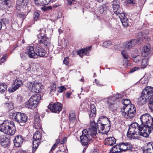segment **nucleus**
<instances>
[{
	"label": "nucleus",
	"instance_id": "obj_51",
	"mask_svg": "<svg viewBox=\"0 0 153 153\" xmlns=\"http://www.w3.org/2000/svg\"><path fill=\"white\" fill-rule=\"evenodd\" d=\"M7 58V57L6 55H4L1 59V62L2 63L5 62Z\"/></svg>",
	"mask_w": 153,
	"mask_h": 153
},
{
	"label": "nucleus",
	"instance_id": "obj_64",
	"mask_svg": "<svg viewBox=\"0 0 153 153\" xmlns=\"http://www.w3.org/2000/svg\"><path fill=\"white\" fill-rule=\"evenodd\" d=\"M70 96V94H68L67 95V97H69Z\"/></svg>",
	"mask_w": 153,
	"mask_h": 153
},
{
	"label": "nucleus",
	"instance_id": "obj_37",
	"mask_svg": "<svg viewBox=\"0 0 153 153\" xmlns=\"http://www.w3.org/2000/svg\"><path fill=\"white\" fill-rule=\"evenodd\" d=\"M5 106L10 110H12L13 108V106L11 103H5Z\"/></svg>",
	"mask_w": 153,
	"mask_h": 153
},
{
	"label": "nucleus",
	"instance_id": "obj_21",
	"mask_svg": "<svg viewBox=\"0 0 153 153\" xmlns=\"http://www.w3.org/2000/svg\"><path fill=\"white\" fill-rule=\"evenodd\" d=\"M151 48L149 45L144 46L141 52L143 56L146 57L150 53Z\"/></svg>",
	"mask_w": 153,
	"mask_h": 153
},
{
	"label": "nucleus",
	"instance_id": "obj_29",
	"mask_svg": "<svg viewBox=\"0 0 153 153\" xmlns=\"http://www.w3.org/2000/svg\"><path fill=\"white\" fill-rule=\"evenodd\" d=\"M130 100L128 99H124L122 101V103L123 105V107L121 109V111H125V109L126 108V107H127L128 105H131V104Z\"/></svg>",
	"mask_w": 153,
	"mask_h": 153
},
{
	"label": "nucleus",
	"instance_id": "obj_40",
	"mask_svg": "<svg viewBox=\"0 0 153 153\" xmlns=\"http://www.w3.org/2000/svg\"><path fill=\"white\" fill-rule=\"evenodd\" d=\"M149 102V107L152 111L153 112V99H151Z\"/></svg>",
	"mask_w": 153,
	"mask_h": 153
},
{
	"label": "nucleus",
	"instance_id": "obj_6",
	"mask_svg": "<svg viewBox=\"0 0 153 153\" xmlns=\"http://www.w3.org/2000/svg\"><path fill=\"white\" fill-rule=\"evenodd\" d=\"M125 109V111H121L122 115L126 119H130L135 115L136 113V108L133 104L128 105Z\"/></svg>",
	"mask_w": 153,
	"mask_h": 153
},
{
	"label": "nucleus",
	"instance_id": "obj_23",
	"mask_svg": "<svg viewBox=\"0 0 153 153\" xmlns=\"http://www.w3.org/2000/svg\"><path fill=\"white\" fill-rule=\"evenodd\" d=\"M27 55L30 58L34 59L37 58L36 52L34 51L33 47L32 46L30 47L28 49Z\"/></svg>",
	"mask_w": 153,
	"mask_h": 153
},
{
	"label": "nucleus",
	"instance_id": "obj_14",
	"mask_svg": "<svg viewBox=\"0 0 153 153\" xmlns=\"http://www.w3.org/2000/svg\"><path fill=\"white\" fill-rule=\"evenodd\" d=\"M41 84L39 83L29 82L27 84V86L30 90H31L36 93L39 92L41 89Z\"/></svg>",
	"mask_w": 153,
	"mask_h": 153
},
{
	"label": "nucleus",
	"instance_id": "obj_7",
	"mask_svg": "<svg viewBox=\"0 0 153 153\" xmlns=\"http://www.w3.org/2000/svg\"><path fill=\"white\" fill-rule=\"evenodd\" d=\"M13 119L19 123L21 126H23L27 122V117L24 113L15 112L12 114Z\"/></svg>",
	"mask_w": 153,
	"mask_h": 153
},
{
	"label": "nucleus",
	"instance_id": "obj_63",
	"mask_svg": "<svg viewBox=\"0 0 153 153\" xmlns=\"http://www.w3.org/2000/svg\"><path fill=\"white\" fill-rule=\"evenodd\" d=\"M2 27V23L1 22H0V30L1 29Z\"/></svg>",
	"mask_w": 153,
	"mask_h": 153
},
{
	"label": "nucleus",
	"instance_id": "obj_24",
	"mask_svg": "<svg viewBox=\"0 0 153 153\" xmlns=\"http://www.w3.org/2000/svg\"><path fill=\"white\" fill-rule=\"evenodd\" d=\"M23 139L21 136H17L14 140V146L16 147L20 146L23 142Z\"/></svg>",
	"mask_w": 153,
	"mask_h": 153
},
{
	"label": "nucleus",
	"instance_id": "obj_55",
	"mask_svg": "<svg viewBox=\"0 0 153 153\" xmlns=\"http://www.w3.org/2000/svg\"><path fill=\"white\" fill-rule=\"evenodd\" d=\"M104 123H106V124H107V126H108V128H107V130H106V131H108L110 129V123L109 124V123H108V124H107V123H106V122L105 121H104Z\"/></svg>",
	"mask_w": 153,
	"mask_h": 153
},
{
	"label": "nucleus",
	"instance_id": "obj_52",
	"mask_svg": "<svg viewBox=\"0 0 153 153\" xmlns=\"http://www.w3.org/2000/svg\"><path fill=\"white\" fill-rule=\"evenodd\" d=\"M67 1L69 5L73 4L75 2V0H67Z\"/></svg>",
	"mask_w": 153,
	"mask_h": 153
},
{
	"label": "nucleus",
	"instance_id": "obj_43",
	"mask_svg": "<svg viewBox=\"0 0 153 153\" xmlns=\"http://www.w3.org/2000/svg\"><path fill=\"white\" fill-rule=\"evenodd\" d=\"M3 2H1L4 5L9 6V4L10 3V1L9 0H1Z\"/></svg>",
	"mask_w": 153,
	"mask_h": 153
},
{
	"label": "nucleus",
	"instance_id": "obj_46",
	"mask_svg": "<svg viewBox=\"0 0 153 153\" xmlns=\"http://www.w3.org/2000/svg\"><path fill=\"white\" fill-rule=\"evenodd\" d=\"M34 127L37 129H41V124L39 123H36V121H35V123L34 125Z\"/></svg>",
	"mask_w": 153,
	"mask_h": 153
},
{
	"label": "nucleus",
	"instance_id": "obj_18",
	"mask_svg": "<svg viewBox=\"0 0 153 153\" xmlns=\"http://www.w3.org/2000/svg\"><path fill=\"white\" fill-rule=\"evenodd\" d=\"M0 140L1 145L4 147H5L8 146L10 142L9 138L4 135L0 136Z\"/></svg>",
	"mask_w": 153,
	"mask_h": 153
},
{
	"label": "nucleus",
	"instance_id": "obj_13",
	"mask_svg": "<svg viewBox=\"0 0 153 153\" xmlns=\"http://www.w3.org/2000/svg\"><path fill=\"white\" fill-rule=\"evenodd\" d=\"M142 92L149 100L153 99V87L150 86H147L143 90Z\"/></svg>",
	"mask_w": 153,
	"mask_h": 153
},
{
	"label": "nucleus",
	"instance_id": "obj_8",
	"mask_svg": "<svg viewBox=\"0 0 153 153\" xmlns=\"http://www.w3.org/2000/svg\"><path fill=\"white\" fill-rule=\"evenodd\" d=\"M40 99L41 97L39 95H33L26 102L25 106L28 108L34 109L37 107Z\"/></svg>",
	"mask_w": 153,
	"mask_h": 153
},
{
	"label": "nucleus",
	"instance_id": "obj_31",
	"mask_svg": "<svg viewBox=\"0 0 153 153\" xmlns=\"http://www.w3.org/2000/svg\"><path fill=\"white\" fill-rule=\"evenodd\" d=\"M7 85L4 83H1L0 84V93H4L7 90Z\"/></svg>",
	"mask_w": 153,
	"mask_h": 153
},
{
	"label": "nucleus",
	"instance_id": "obj_42",
	"mask_svg": "<svg viewBox=\"0 0 153 153\" xmlns=\"http://www.w3.org/2000/svg\"><path fill=\"white\" fill-rule=\"evenodd\" d=\"M66 90V88H65L64 86H61L58 87V91L59 92L61 93Z\"/></svg>",
	"mask_w": 153,
	"mask_h": 153
},
{
	"label": "nucleus",
	"instance_id": "obj_9",
	"mask_svg": "<svg viewBox=\"0 0 153 153\" xmlns=\"http://www.w3.org/2000/svg\"><path fill=\"white\" fill-rule=\"evenodd\" d=\"M38 31H40V33H39V34H38L37 35V36L38 38L39 37L40 35H42V34H44V36H42V38L41 39L39 40V43H43L45 46H48L50 45L51 42L49 38L47 37L46 36H45L44 34L45 33V30H43V28H38L37 29Z\"/></svg>",
	"mask_w": 153,
	"mask_h": 153
},
{
	"label": "nucleus",
	"instance_id": "obj_49",
	"mask_svg": "<svg viewBox=\"0 0 153 153\" xmlns=\"http://www.w3.org/2000/svg\"><path fill=\"white\" fill-rule=\"evenodd\" d=\"M111 43L110 42H105L103 43V46L105 47H108L109 45H110Z\"/></svg>",
	"mask_w": 153,
	"mask_h": 153
},
{
	"label": "nucleus",
	"instance_id": "obj_12",
	"mask_svg": "<svg viewBox=\"0 0 153 153\" xmlns=\"http://www.w3.org/2000/svg\"><path fill=\"white\" fill-rule=\"evenodd\" d=\"M62 105L59 102L49 104L48 107L52 112L59 113L62 109Z\"/></svg>",
	"mask_w": 153,
	"mask_h": 153
},
{
	"label": "nucleus",
	"instance_id": "obj_15",
	"mask_svg": "<svg viewBox=\"0 0 153 153\" xmlns=\"http://www.w3.org/2000/svg\"><path fill=\"white\" fill-rule=\"evenodd\" d=\"M112 7L114 12L117 15L123 12V9L120 7L119 1L117 0H114L113 1Z\"/></svg>",
	"mask_w": 153,
	"mask_h": 153
},
{
	"label": "nucleus",
	"instance_id": "obj_36",
	"mask_svg": "<svg viewBox=\"0 0 153 153\" xmlns=\"http://www.w3.org/2000/svg\"><path fill=\"white\" fill-rule=\"evenodd\" d=\"M149 151L153 153V143H149L147 144V149Z\"/></svg>",
	"mask_w": 153,
	"mask_h": 153
},
{
	"label": "nucleus",
	"instance_id": "obj_3",
	"mask_svg": "<svg viewBox=\"0 0 153 153\" xmlns=\"http://www.w3.org/2000/svg\"><path fill=\"white\" fill-rule=\"evenodd\" d=\"M0 131L8 135H13L16 131L14 123L12 121H4L0 124Z\"/></svg>",
	"mask_w": 153,
	"mask_h": 153
},
{
	"label": "nucleus",
	"instance_id": "obj_58",
	"mask_svg": "<svg viewBox=\"0 0 153 153\" xmlns=\"http://www.w3.org/2000/svg\"><path fill=\"white\" fill-rule=\"evenodd\" d=\"M57 146V145H56V144H54L51 148V151H52L54 150V149L56 148Z\"/></svg>",
	"mask_w": 153,
	"mask_h": 153
},
{
	"label": "nucleus",
	"instance_id": "obj_28",
	"mask_svg": "<svg viewBox=\"0 0 153 153\" xmlns=\"http://www.w3.org/2000/svg\"><path fill=\"white\" fill-rule=\"evenodd\" d=\"M28 0H17L16 4L17 6L20 7H24L27 6Z\"/></svg>",
	"mask_w": 153,
	"mask_h": 153
},
{
	"label": "nucleus",
	"instance_id": "obj_60",
	"mask_svg": "<svg viewBox=\"0 0 153 153\" xmlns=\"http://www.w3.org/2000/svg\"><path fill=\"white\" fill-rule=\"evenodd\" d=\"M60 141V140L59 139H57L56 140V142L55 143V144H56V145H57V144L59 143Z\"/></svg>",
	"mask_w": 153,
	"mask_h": 153
},
{
	"label": "nucleus",
	"instance_id": "obj_54",
	"mask_svg": "<svg viewBox=\"0 0 153 153\" xmlns=\"http://www.w3.org/2000/svg\"><path fill=\"white\" fill-rule=\"evenodd\" d=\"M66 140H67V138H66V137H64L63 138V140L61 142L60 144H64L65 142H66Z\"/></svg>",
	"mask_w": 153,
	"mask_h": 153
},
{
	"label": "nucleus",
	"instance_id": "obj_41",
	"mask_svg": "<svg viewBox=\"0 0 153 153\" xmlns=\"http://www.w3.org/2000/svg\"><path fill=\"white\" fill-rule=\"evenodd\" d=\"M121 54L125 59H127L128 57V53L125 50H123L121 52Z\"/></svg>",
	"mask_w": 153,
	"mask_h": 153
},
{
	"label": "nucleus",
	"instance_id": "obj_20",
	"mask_svg": "<svg viewBox=\"0 0 153 153\" xmlns=\"http://www.w3.org/2000/svg\"><path fill=\"white\" fill-rule=\"evenodd\" d=\"M13 84L14 85L15 84V85L13 88L12 89V91L13 92L14 91L23 85L22 80L20 79L19 78H17L13 80Z\"/></svg>",
	"mask_w": 153,
	"mask_h": 153
},
{
	"label": "nucleus",
	"instance_id": "obj_32",
	"mask_svg": "<svg viewBox=\"0 0 153 153\" xmlns=\"http://www.w3.org/2000/svg\"><path fill=\"white\" fill-rule=\"evenodd\" d=\"M118 145H115L114 146L112 149L110 150L111 153H116L117 152H120L121 151L118 148Z\"/></svg>",
	"mask_w": 153,
	"mask_h": 153
},
{
	"label": "nucleus",
	"instance_id": "obj_47",
	"mask_svg": "<svg viewBox=\"0 0 153 153\" xmlns=\"http://www.w3.org/2000/svg\"><path fill=\"white\" fill-rule=\"evenodd\" d=\"M141 81L143 84H146L148 83V79L145 77H143L141 79Z\"/></svg>",
	"mask_w": 153,
	"mask_h": 153
},
{
	"label": "nucleus",
	"instance_id": "obj_48",
	"mask_svg": "<svg viewBox=\"0 0 153 153\" xmlns=\"http://www.w3.org/2000/svg\"><path fill=\"white\" fill-rule=\"evenodd\" d=\"M139 69V68H138L137 67H135L134 68H132L130 71V72L131 73H132L135 71H137Z\"/></svg>",
	"mask_w": 153,
	"mask_h": 153
},
{
	"label": "nucleus",
	"instance_id": "obj_1",
	"mask_svg": "<svg viewBox=\"0 0 153 153\" xmlns=\"http://www.w3.org/2000/svg\"><path fill=\"white\" fill-rule=\"evenodd\" d=\"M143 125H139L136 123L132 124L130 126L127 134V137L130 139H135L138 138V135L136 134V130L139 131V134L145 137H147L150 134L149 128L143 127Z\"/></svg>",
	"mask_w": 153,
	"mask_h": 153
},
{
	"label": "nucleus",
	"instance_id": "obj_45",
	"mask_svg": "<svg viewBox=\"0 0 153 153\" xmlns=\"http://www.w3.org/2000/svg\"><path fill=\"white\" fill-rule=\"evenodd\" d=\"M69 58L68 57H66L64 59L63 61V63L66 65H68L69 64Z\"/></svg>",
	"mask_w": 153,
	"mask_h": 153
},
{
	"label": "nucleus",
	"instance_id": "obj_39",
	"mask_svg": "<svg viewBox=\"0 0 153 153\" xmlns=\"http://www.w3.org/2000/svg\"><path fill=\"white\" fill-rule=\"evenodd\" d=\"M39 16V14L37 12H35L33 15V19L34 21H37Z\"/></svg>",
	"mask_w": 153,
	"mask_h": 153
},
{
	"label": "nucleus",
	"instance_id": "obj_50",
	"mask_svg": "<svg viewBox=\"0 0 153 153\" xmlns=\"http://www.w3.org/2000/svg\"><path fill=\"white\" fill-rule=\"evenodd\" d=\"M126 2L128 4H135L136 3V0H126Z\"/></svg>",
	"mask_w": 153,
	"mask_h": 153
},
{
	"label": "nucleus",
	"instance_id": "obj_11",
	"mask_svg": "<svg viewBox=\"0 0 153 153\" xmlns=\"http://www.w3.org/2000/svg\"><path fill=\"white\" fill-rule=\"evenodd\" d=\"M42 137L41 134L39 131H37L34 134L33 139V152H35L40 142Z\"/></svg>",
	"mask_w": 153,
	"mask_h": 153
},
{
	"label": "nucleus",
	"instance_id": "obj_61",
	"mask_svg": "<svg viewBox=\"0 0 153 153\" xmlns=\"http://www.w3.org/2000/svg\"><path fill=\"white\" fill-rule=\"evenodd\" d=\"M121 98V95L120 94H119L117 95L116 97V98Z\"/></svg>",
	"mask_w": 153,
	"mask_h": 153
},
{
	"label": "nucleus",
	"instance_id": "obj_26",
	"mask_svg": "<svg viewBox=\"0 0 153 153\" xmlns=\"http://www.w3.org/2000/svg\"><path fill=\"white\" fill-rule=\"evenodd\" d=\"M91 46L87 47L85 48L82 49L78 51L77 53L81 57H82L84 55H86L88 53V51L91 50Z\"/></svg>",
	"mask_w": 153,
	"mask_h": 153
},
{
	"label": "nucleus",
	"instance_id": "obj_57",
	"mask_svg": "<svg viewBox=\"0 0 153 153\" xmlns=\"http://www.w3.org/2000/svg\"><path fill=\"white\" fill-rule=\"evenodd\" d=\"M143 153H152L147 149H144L143 150Z\"/></svg>",
	"mask_w": 153,
	"mask_h": 153
},
{
	"label": "nucleus",
	"instance_id": "obj_10",
	"mask_svg": "<svg viewBox=\"0 0 153 153\" xmlns=\"http://www.w3.org/2000/svg\"><path fill=\"white\" fill-rule=\"evenodd\" d=\"M100 121L102 122V123H100V122L98 125L97 124H95L97 125V128L99 132H102L105 128V126L106 127L107 124L104 123V121H106L107 124H109L110 122L108 118L103 116H101L99 118L98 122H99V121ZM95 123H96L95 122Z\"/></svg>",
	"mask_w": 153,
	"mask_h": 153
},
{
	"label": "nucleus",
	"instance_id": "obj_19",
	"mask_svg": "<svg viewBox=\"0 0 153 153\" xmlns=\"http://www.w3.org/2000/svg\"><path fill=\"white\" fill-rule=\"evenodd\" d=\"M36 52L38 56L41 57H46V51L42 47L38 46L36 49Z\"/></svg>",
	"mask_w": 153,
	"mask_h": 153
},
{
	"label": "nucleus",
	"instance_id": "obj_4",
	"mask_svg": "<svg viewBox=\"0 0 153 153\" xmlns=\"http://www.w3.org/2000/svg\"><path fill=\"white\" fill-rule=\"evenodd\" d=\"M140 120L141 122V125L144 126L143 127L149 128L150 133L151 132V128L153 129V117L149 113H146L141 115Z\"/></svg>",
	"mask_w": 153,
	"mask_h": 153
},
{
	"label": "nucleus",
	"instance_id": "obj_16",
	"mask_svg": "<svg viewBox=\"0 0 153 153\" xmlns=\"http://www.w3.org/2000/svg\"><path fill=\"white\" fill-rule=\"evenodd\" d=\"M123 25L125 27H127L129 26L131 24V20L128 19L125 16L124 14L122 13L119 15L118 16Z\"/></svg>",
	"mask_w": 153,
	"mask_h": 153
},
{
	"label": "nucleus",
	"instance_id": "obj_5",
	"mask_svg": "<svg viewBox=\"0 0 153 153\" xmlns=\"http://www.w3.org/2000/svg\"><path fill=\"white\" fill-rule=\"evenodd\" d=\"M141 37H138V40L132 39L128 42H126L124 43V47L126 48L130 49L134 47L138 42H144L148 41L149 38L146 35L141 34Z\"/></svg>",
	"mask_w": 153,
	"mask_h": 153
},
{
	"label": "nucleus",
	"instance_id": "obj_33",
	"mask_svg": "<svg viewBox=\"0 0 153 153\" xmlns=\"http://www.w3.org/2000/svg\"><path fill=\"white\" fill-rule=\"evenodd\" d=\"M35 3L37 4H40V2L42 1L43 4L45 5H47L50 2L51 0H34Z\"/></svg>",
	"mask_w": 153,
	"mask_h": 153
},
{
	"label": "nucleus",
	"instance_id": "obj_17",
	"mask_svg": "<svg viewBox=\"0 0 153 153\" xmlns=\"http://www.w3.org/2000/svg\"><path fill=\"white\" fill-rule=\"evenodd\" d=\"M132 147V145L129 143H119L118 146L121 151L129 150L131 149Z\"/></svg>",
	"mask_w": 153,
	"mask_h": 153
},
{
	"label": "nucleus",
	"instance_id": "obj_22",
	"mask_svg": "<svg viewBox=\"0 0 153 153\" xmlns=\"http://www.w3.org/2000/svg\"><path fill=\"white\" fill-rule=\"evenodd\" d=\"M149 100L146 97V96L142 92L140 96L138 99V102L140 105H143L146 103V102H149Z\"/></svg>",
	"mask_w": 153,
	"mask_h": 153
},
{
	"label": "nucleus",
	"instance_id": "obj_53",
	"mask_svg": "<svg viewBox=\"0 0 153 153\" xmlns=\"http://www.w3.org/2000/svg\"><path fill=\"white\" fill-rule=\"evenodd\" d=\"M2 22L4 23L5 24H8L9 22L8 19H2Z\"/></svg>",
	"mask_w": 153,
	"mask_h": 153
},
{
	"label": "nucleus",
	"instance_id": "obj_27",
	"mask_svg": "<svg viewBox=\"0 0 153 153\" xmlns=\"http://www.w3.org/2000/svg\"><path fill=\"white\" fill-rule=\"evenodd\" d=\"M96 108L94 107H93L92 108V106H91L90 112L89 113V115L90 120H92L91 123L92 122H94L93 120L94 119V118L96 116Z\"/></svg>",
	"mask_w": 153,
	"mask_h": 153
},
{
	"label": "nucleus",
	"instance_id": "obj_59",
	"mask_svg": "<svg viewBox=\"0 0 153 153\" xmlns=\"http://www.w3.org/2000/svg\"><path fill=\"white\" fill-rule=\"evenodd\" d=\"M32 69V67L30 65H29V67L27 68L26 69L27 72L30 71H31Z\"/></svg>",
	"mask_w": 153,
	"mask_h": 153
},
{
	"label": "nucleus",
	"instance_id": "obj_62",
	"mask_svg": "<svg viewBox=\"0 0 153 153\" xmlns=\"http://www.w3.org/2000/svg\"><path fill=\"white\" fill-rule=\"evenodd\" d=\"M95 81L96 82V84L97 85H99V86H101V85L98 82H97V80L96 79H95Z\"/></svg>",
	"mask_w": 153,
	"mask_h": 153
},
{
	"label": "nucleus",
	"instance_id": "obj_30",
	"mask_svg": "<svg viewBox=\"0 0 153 153\" xmlns=\"http://www.w3.org/2000/svg\"><path fill=\"white\" fill-rule=\"evenodd\" d=\"M76 119L75 114L73 111H71L69 113V120L70 123L75 122Z\"/></svg>",
	"mask_w": 153,
	"mask_h": 153
},
{
	"label": "nucleus",
	"instance_id": "obj_34",
	"mask_svg": "<svg viewBox=\"0 0 153 153\" xmlns=\"http://www.w3.org/2000/svg\"><path fill=\"white\" fill-rule=\"evenodd\" d=\"M148 65V59H147L145 58L142 60L141 62V67L143 68H145Z\"/></svg>",
	"mask_w": 153,
	"mask_h": 153
},
{
	"label": "nucleus",
	"instance_id": "obj_44",
	"mask_svg": "<svg viewBox=\"0 0 153 153\" xmlns=\"http://www.w3.org/2000/svg\"><path fill=\"white\" fill-rule=\"evenodd\" d=\"M17 16L18 17L21 18L22 20H24L25 18V16L24 13H18Z\"/></svg>",
	"mask_w": 153,
	"mask_h": 153
},
{
	"label": "nucleus",
	"instance_id": "obj_35",
	"mask_svg": "<svg viewBox=\"0 0 153 153\" xmlns=\"http://www.w3.org/2000/svg\"><path fill=\"white\" fill-rule=\"evenodd\" d=\"M56 85L53 83L52 84L50 87V93L53 94L56 91Z\"/></svg>",
	"mask_w": 153,
	"mask_h": 153
},
{
	"label": "nucleus",
	"instance_id": "obj_56",
	"mask_svg": "<svg viewBox=\"0 0 153 153\" xmlns=\"http://www.w3.org/2000/svg\"><path fill=\"white\" fill-rule=\"evenodd\" d=\"M99 150L97 149H94L91 152V153H98Z\"/></svg>",
	"mask_w": 153,
	"mask_h": 153
},
{
	"label": "nucleus",
	"instance_id": "obj_2",
	"mask_svg": "<svg viewBox=\"0 0 153 153\" xmlns=\"http://www.w3.org/2000/svg\"><path fill=\"white\" fill-rule=\"evenodd\" d=\"M91 126V128L83 130L82 134L80 136L81 143L83 146H87L97 134V125L95 122H92Z\"/></svg>",
	"mask_w": 153,
	"mask_h": 153
},
{
	"label": "nucleus",
	"instance_id": "obj_38",
	"mask_svg": "<svg viewBox=\"0 0 153 153\" xmlns=\"http://www.w3.org/2000/svg\"><path fill=\"white\" fill-rule=\"evenodd\" d=\"M141 59V57L139 55H137L133 58V60L134 62L137 63L139 62Z\"/></svg>",
	"mask_w": 153,
	"mask_h": 153
},
{
	"label": "nucleus",
	"instance_id": "obj_25",
	"mask_svg": "<svg viewBox=\"0 0 153 153\" xmlns=\"http://www.w3.org/2000/svg\"><path fill=\"white\" fill-rule=\"evenodd\" d=\"M105 144L108 146H112L116 143V140L114 137H110L105 140Z\"/></svg>",
	"mask_w": 153,
	"mask_h": 153
}]
</instances>
